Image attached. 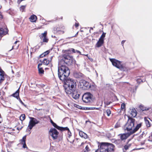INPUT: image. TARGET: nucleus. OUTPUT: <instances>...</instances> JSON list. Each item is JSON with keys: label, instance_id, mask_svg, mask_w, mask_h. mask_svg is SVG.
I'll list each match as a JSON object with an SVG mask.
<instances>
[{"label": "nucleus", "instance_id": "f257e3e1", "mask_svg": "<svg viewBox=\"0 0 152 152\" xmlns=\"http://www.w3.org/2000/svg\"><path fill=\"white\" fill-rule=\"evenodd\" d=\"M61 80L63 82V86L65 92L67 94H71L75 90L76 83L74 80L66 77L64 80Z\"/></svg>", "mask_w": 152, "mask_h": 152}, {"label": "nucleus", "instance_id": "f03ea898", "mask_svg": "<svg viewBox=\"0 0 152 152\" xmlns=\"http://www.w3.org/2000/svg\"><path fill=\"white\" fill-rule=\"evenodd\" d=\"M58 76L61 80H64L66 77H68L70 73L68 67L61 63H58Z\"/></svg>", "mask_w": 152, "mask_h": 152}, {"label": "nucleus", "instance_id": "7ed1b4c3", "mask_svg": "<svg viewBox=\"0 0 152 152\" xmlns=\"http://www.w3.org/2000/svg\"><path fill=\"white\" fill-rule=\"evenodd\" d=\"M135 121L134 119L132 118H129L127 122L125 125L126 129L128 132L130 133L132 132L133 133L136 132L141 126V123L137 124L136 127L134 128Z\"/></svg>", "mask_w": 152, "mask_h": 152}, {"label": "nucleus", "instance_id": "20e7f679", "mask_svg": "<svg viewBox=\"0 0 152 152\" xmlns=\"http://www.w3.org/2000/svg\"><path fill=\"white\" fill-rule=\"evenodd\" d=\"M98 147L100 152H113L114 151V145L112 144L102 142Z\"/></svg>", "mask_w": 152, "mask_h": 152}, {"label": "nucleus", "instance_id": "39448f33", "mask_svg": "<svg viewBox=\"0 0 152 152\" xmlns=\"http://www.w3.org/2000/svg\"><path fill=\"white\" fill-rule=\"evenodd\" d=\"M74 61L73 56L68 54H64L62 56L59 63L63 64L64 63L68 65H71Z\"/></svg>", "mask_w": 152, "mask_h": 152}, {"label": "nucleus", "instance_id": "423d86ee", "mask_svg": "<svg viewBox=\"0 0 152 152\" xmlns=\"http://www.w3.org/2000/svg\"><path fill=\"white\" fill-rule=\"evenodd\" d=\"M29 118L30 120L29 122L27 128V130L28 131H30L36 124L39 123V121L35 118L30 117Z\"/></svg>", "mask_w": 152, "mask_h": 152}, {"label": "nucleus", "instance_id": "0eeeda50", "mask_svg": "<svg viewBox=\"0 0 152 152\" xmlns=\"http://www.w3.org/2000/svg\"><path fill=\"white\" fill-rule=\"evenodd\" d=\"M92 95L89 92L85 93L82 96L83 101L87 103H90L92 99Z\"/></svg>", "mask_w": 152, "mask_h": 152}, {"label": "nucleus", "instance_id": "6e6552de", "mask_svg": "<svg viewBox=\"0 0 152 152\" xmlns=\"http://www.w3.org/2000/svg\"><path fill=\"white\" fill-rule=\"evenodd\" d=\"M110 60L113 66L121 70H123V67L121 61L114 58H110Z\"/></svg>", "mask_w": 152, "mask_h": 152}, {"label": "nucleus", "instance_id": "1a4fd4ad", "mask_svg": "<svg viewBox=\"0 0 152 152\" xmlns=\"http://www.w3.org/2000/svg\"><path fill=\"white\" fill-rule=\"evenodd\" d=\"M79 87L83 89H87L90 88L89 83L84 80H81L79 82Z\"/></svg>", "mask_w": 152, "mask_h": 152}, {"label": "nucleus", "instance_id": "9d476101", "mask_svg": "<svg viewBox=\"0 0 152 152\" xmlns=\"http://www.w3.org/2000/svg\"><path fill=\"white\" fill-rule=\"evenodd\" d=\"M133 132H131L130 133L128 132L126 133L121 134L118 135L120 138V139L124 142L125 140L128 138L130 135L133 134Z\"/></svg>", "mask_w": 152, "mask_h": 152}, {"label": "nucleus", "instance_id": "9b49d317", "mask_svg": "<svg viewBox=\"0 0 152 152\" xmlns=\"http://www.w3.org/2000/svg\"><path fill=\"white\" fill-rule=\"evenodd\" d=\"M49 133L53 139L55 140L57 138L58 132L55 128L50 129L49 131Z\"/></svg>", "mask_w": 152, "mask_h": 152}, {"label": "nucleus", "instance_id": "f8f14e48", "mask_svg": "<svg viewBox=\"0 0 152 152\" xmlns=\"http://www.w3.org/2000/svg\"><path fill=\"white\" fill-rule=\"evenodd\" d=\"M47 34V31H45L43 33L41 34L40 35V38L42 39L43 42H47L48 41V39L46 37Z\"/></svg>", "mask_w": 152, "mask_h": 152}, {"label": "nucleus", "instance_id": "ddd939ff", "mask_svg": "<svg viewBox=\"0 0 152 152\" xmlns=\"http://www.w3.org/2000/svg\"><path fill=\"white\" fill-rule=\"evenodd\" d=\"M53 126L55 128H56L58 130H60L61 131H63L64 130H68V132H69L70 131L69 129L67 127H62L58 126L56 123H53L52 124Z\"/></svg>", "mask_w": 152, "mask_h": 152}, {"label": "nucleus", "instance_id": "4468645a", "mask_svg": "<svg viewBox=\"0 0 152 152\" xmlns=\"http://www.w3.org/2000/svg\"><path fill=\"white\" fill-rule=\"evenodd\" d=\"M72 94V98L75 99H78L80 96V94L75 90L71 94Z\"/></svg>", "mask_w": 152, "mask_h": 152}, {"label": "nucleus", "instance_id": "2eb2a0df", "mask_svg": "<svg viewBox=\"0 0 152 152\" xmlns=\"http://www.w3.org/2000/svg\"><path fill=\"white\" fill-rule=\"evenodd\" d=\"M26 136H24L23 137L22 139L20 140V142L22 144H23V148H27V147L26 144Z\"/></svg>", "mask_w": 152, "mask_h": 152}, {"label": "nucleus", "instance_id": "dca6fc26", "mask_svg": "<svg viewBox=\"0 0 152 152\" xmlns=\"http://www.w3.org/2000/svg\"><path fill=\"white\" fill-rule=\"evenodd\" d=\"M130 114L132 117H134L137 115V112L134 108L130 110Z\"/></svg>", "mask_w": 152, "mask_h": 152}, {"label": "nucleus", "instance_id": "f3484780", "mask_svg": "<svg viewBox=\"0 0 152 152\" xmlns=\"http://www.w3.org/2000/svg\"><path fill=\"white\" fill-rule=\"evenodd\" d=\"M74 77L76 78H80L82 77L83 76V74L78 72H75L74 74Z\"/></svg>", "mask_w": 152, "mask_h": 152}, {"label": "nucleus", "instance_id": "a211bd4d", "mask_svg": "<svg viewBox=\"0 0 152 152\" xmlns=\"http://www.w3.org/2000/svg\"><path fill=\"white\" fill-rule=\"evenodd\" d=\"M104 42V41L103 40H101L99 39L96 45V46L98 48L101 47L103 45Z\"/></svg>", "mask_w": 152, "mask_h": 152}, {"label": "nucleus", "instance_id": "6ab92c4d", "mask_svg": "<svg viewBox=\"0 0 152 152\" xmlns=\"http://www.w3.org/2000/svg\"><path fill=\"white\" fill-rule=\"evenodd\" d=\"M79 134L80 136L82 137L83 138L85 139H86L87 138V135L82 131H80L79 132Z\"/></svg>", "mask_w": 152, "mask_h": 152}, {"label": "nucleus", "instance_id": "aec40b11", "mask_svg": "<svg viewBox=\"0 0 152 152\" xmlns=\"http://www.w3.org/2000/svg\"><path fill=\"white\" fill-rule=\"evenodd\" d=\"M19 88L15 92V93L13 94L12 96L15 97L17 99H18L20 97L19 96Z\"/></svg>", "mask_w": 152, "mask_h": 152}, {"label": "nucleus", "instance_id": "412c9836", "mask_svg": "<svg viewBox=\"0 0 152 152\" xmlns=\"http://www.w3.org/2000/svg\"><path fill=\"white\" fill-rule=\"evenodd\" d=\"M114 142L116 144L121 146L123 145L124 142L120 139L114 140Z\"/></svg>", "mask_w": 152, "mask_h": 152}, {"label": "nucleus", "instance_id": "4be33fe9", "mask_svg": "<svg viewBox=\"0 0 152 152\" xmlns=\"http://www.w3.org/2000/svg\"><path fill=\"white\" fill-rule=\"evenodd\" d=\"M139 107L140 109L142 110V111H147L149 110L150 109L149 107H145L143 105H140L139 106Z\"/></svg>", "mask_w": 152, "mask_h": 152}, {"label": "nucleus", "instance_id": "5701e85b", "mask_svg": "<svg viewBox=\"0 0 152 152\" xmlns=\"http://www.w3.org/2000/svg\"><path fill=\"white\" fill-rule=\"evenodd\" d=\"M29 19L32 22H36L37 19V16L34 15H31Z\"/></svg>", "mask_w": 152, "mask_h": 152}, {"label": "nucleus", "instance_id": "b1692460", "mask_svg": "<svg viewBox=\"0 0 152 152\" xmlns=\"http://www.w3.org/2000/svg\"><path fill=\"white\" fill-rule=\"evenodd\" d=\"M42 64L45 65H47L50 63V61L46 58H44L42 61Z\"/></svg>", "mask_w": 152, "mask_h": 152}, {"label": "nucleus", "instance_id": "393cba45", "mask_svg": "<svg viewBox=\"0 0 152 152\" xmlns=\"http://www.w3.org/2000/svg\"><path fill=\"white\" fill-rule=\"evenodd\" d=\"M69 51H71L73 53H79L81 55V52L77 50H75V49L73 48H70L69 50Z\"/></svg>", "mask_w": 152, "mask_h": 152}, {"label": "nucleus", "instance_id": "a878e982", "mask_svg": "<svg viewBox=\"0 0 152 152\" xmlns=\"http://www.w3.org/2000/svg\"><path fill=\"white\" fill-rule=\"evenodd\" d=\"M50 52V51L49 50H48L46 51V52H44L42 54H41L40 56V58H43L47 54H48Z\"/></svg>", "mask_w": 152, "mask_h": 152}, {"label": "nucleus", "instance_id": "bb28decb", "mask_svg": "<svg viewBox=\"0 0 152 152\" xmlns=\"http://www.w3.org/2000/svg\"><path fill=\"white\" fill-rule=\"evenodd\" d=\"M145 123L147 127H149L151 125L149 121L146 118H144Z\"/></svg>", "mask_w": 152, "mask_h": 152}, {"label": "nucleus", "instance_id": "cd10ccee", "mask_svg": "<svg viewBox=\"0 0 152 152\" xmlns=\"http://www.w3.org/2000/svg\"><path fill=\"white\" fill-rule=\"evenodd\" d=\"M106 33L103 32L101 36L100 37V38L99 39L102 40V39L104 41V38L105 37Z\"/></svg>", "mask_w": 152, "mask_h": 152}, {"label": "nucleus", "instance_id": "c85d7f7f", "mask_svg": "<svg viewBox=\"0 0 152 152\" xmlns=\"http://www.w3.org/2000/svg\"><path fill=\"white\" fill-rule=\"evenodd\" d=\"M39 73V74H42L44 73V70L42 67L38 68Z\"/></svg>", "mask_w": 152, "mask_h": 152}, {"label": "nucleus", "instance_id": "c756f323", "mask_svg": "<svg viewBox=\"0 0 152 152\" xmlns=\"http://www.w3.org/2000/svg\"><path fill=\"white\" fill-rule=\"evenodd\" d=\"M56 31L58 32L59 34H63L64 33V31H62L60 30L58 28L56 29Z\"/></svg>", "mask_w": 152, "mask_h": 152}, {"label": "nucleus", "instance_id": "7c9ffc66", "mask_svg": "<svg viewBox=\"0 0 152 152\" xmlns=\"http://www.w3.org/2000/svg\"><path fill=\"white\" fill-rule=\"evenodd\" d=\"M20 120L21 121L24 120L25 119V115L24 114H22L20 117Z\"/></svg>", "mask_w": 152, "mask_h": 152}, {"label": "nucleus", "instance_id": "2f4dec72", "mask_svg": "<svg viewBox=\"0 0 152 152\" xmlns=\"http://www.w3.org/2000/svg\"><path fill=\"white\" fill-rule=\"evenodd\" d=\"M26 6L25 5H23L20 7V11L22 12H24L25 11Z\"/></svg>", "mask_w": 152, "mask_h": 152}, {"label": "nucleus", "instance_id": "473e14b6", "mask_svg": "<svg viewBox=\"0 0 152 152\" xmlns=\"http://www.w3.org/2000/svg\"><path fill=\"white\" fill-rule=\"evenodd\" d=\"M106 112L108 116H109L111 114V112L110 110L108 109L106 110Z\"/></svg>", "mask_w": 152, "mask_h": 152}, {"label": "nucleus", "instance_id": "72a5a7b5", "mask_svg": "<svg viewBox=\"0 0 152 152\" xmlns=\"http://www.w3.org/2000/svg\"><path fill=\"white\" fill-rule=\"evenodd\" d=\"M137 83H140L141 82H143V81L142 80L141 78H139L137 79Z\"/></svg>", "mask_w": 152, "mask_h": 152}, {"label": "nucleus", "instance_id": "f704fd0d", "mask_svg": "<svg viewBox=\"0 0 152 152\" xmlns=\"http://www.w3.org/2000/svg\"><path fill=\"white\" fill-rule=\"evenodd\" d=\"M148 140L152 142V132L151 135L149 136Z\"/></svg>", "mask_w": 152, "mask_h": 152}, {"label": "nucleus", "instance_id": "c9c22d12", "mask_svg": "<svg viewBox=\"0 0 152 152\" xmlns=\"http://www.w3.org/2000/svg\"><path fill=\"white\" fill-rule=\"evenodd\" d=\"M125 104L124 103H123L121 105V109L122 110V109H124L125 107Z\"/></svg>", "mask_w": 152, "mask_h": 152}, {"label": "nucleus", "instance_id": "e433bc0d", "mask_svg": "<svg viewBox=\"0 0 152 152\" xmlns=\"http://www.w3.org/2000/svg\"><path fill=\"white\" fill-rule=\"evenodd\" d=\"M86 151V152H88L89 151V146L87 145L86 148H85Z\"/></svg>", "mask_w": 152, "mask_h": 152}, {"label": "nucleus", "instance_id": "4c0bfd02", "mask_svg": "<svg viewBox=\"0 0 152 152\" xmlns=\"http://www.w3.org/2000/svg\"><path fill=\"white\" fill-rule=\"evenodd\" d=\"M20 102L23 105H24V106L26 107V106L25 104H24L22 102V101H21V100L20 99V98L19 99H18Z\"/></svg>", "mask_w": 152, "mask_h": 152}, {"label": "nucleus", "instance_id": "58836bf2", "mask_svg": "<svg viewBox=\"0 0 152 152\" xmlns=\"http://www.w3.org/2000/svg\"><path fill=\"white\" fill-rule=\"evenodd\" d=\"M68 141H69L70 143H73L74 142V140H70V139H68Z\"/></svg>", "mask_w": 152, "mask_h": 152}, {"label": "nucleus", "instance_id": "ea45409f", "mask_svg": "<svg viewBox=\"0 0 152 152\" xmlns=\"http://www.w3.org/2000/svg\"><path fill=\"white\" fill-rule=\"evenodd\" d=\"M120 126V124L118 123H117L115 124V128H118V127H119Z\"/></svg>", "mask_w": 152, "mask_h": 152}, {"label": "nucleus", "instance_id": "a19ab883", "mask_svg": "<svg viewBox=\"0 0 152 152\" xmlns=\"http://www.w3.org/2000/svg\"><path fill=\"white\" fill-rule=\"evenodd\" d=\"M111 103V102H104L105 104L107 105L110 104Z\"/></svg>", "mask_w": 152, "mask_h": 152}, {"label": "nucleus", "instance_id": "79ce46f5", "mask_svg": "<svg viewBox=\"0 0 152 152\" xmlns=\"http://www.w3.org/2000/svg\"><path fill=\"white\" fill-rule=\"evenodd\" d=\"M129 146L128 145H125L124 146V148L126 150H127L129 148Z\"/></svg>", "mask_w": 152, "mask_h": 152}, {"label": "nucleus", "instance_id": "37998d69", "mask_svg": "<svg viewBox=\"0 0 152 152\" xmlns=\"http://www.w3.org/2000/svg\"><path fill=\"white\" fill-rule=\"evenodd\" d=\"M42 63H39L38 65V68H40L41 67H40V66L42 65Z\"/></svg>", "mask_w": 152, "mask_h": 152}, {"label": "nucleus", "instance_id": "c03bdc74", "mask_svg": "<svg viewBox=\"0 0 152 152\" xmlns=\"http://www.w3.org/2000/svg\"><path fill=\"white\" fill-rule=\"evenodd\" d=\"M125 42V40H124L122 41L121 42V44L123 46H124V42Z\"/></svg>", "mask_w": 152, "mask_h": 152}, {"label": "nucleus", "instance_id": "a18cd8bd", "mask_svg": "<svg viewBox=\"0 0 152 152\" xmlns=\"http://www.w3.org/2000/svg\"><path fill=\"white\" fill-rule=\"evenodd\" d=\"M75 107L80 109H81L82 108L81 107L78 105H77Z\"/></svg>", "mask_w": 152, "mask_h": 152}, {"label": "nucleus", "instance_id": "49530a36", "mask_svg": "<svg viewBox=\"0 0 152 152\" xmlns=\"http://www.w3.org/2000/svg\"><path fill=\"white\" fill-rule=\"evenodd\" d=\"M79 26V23H75V26L76 27H77Z\"/></svg>", "mask_w": 152, "mask_h": 152}, {"label": "nucleus", "instance_id": "de8ad7c7", "mask_svg": "<svg viewBox=\"0 0 152 152\" xmlns=\"http://www.w3.org/2000/svg\"><path fill=\"white\" fill-rule=\"evenodd\" d=\"M50 122L52 124H53V123H54V122L51 119L50 120Z\"/></svg>", "mask_w": 152, "mask_h": 152}, {"label": "nucleus", "instance_id": "09e8293b", "mask_svg": "<svg viewBox=\"0 0 152 152\" xmlns=\"http://www.w3.org/2000/svg\"><path fill=\"white\" fill-rule=\"evenodd\" d=\"M78 34V32H77L76 33V34L75 35V36H73V37H75Z\"/></svg>", "mask_w": 152, "mask_h": 152}, {"label": "nucleus", "instance_id": "8fccbe9b", "mask_svg": "<svg viewBox=\"0 0 152 152\" xmlns=\"http://www.w3.org/2000/svg\"><path fill=\"white\" fill-rule=\"evenodd\" d=\"M19 42V41H16L15 42V43H14V44H16L17 43V42Z\"/></svg>", "mask_w": 152, "mask_h": 152}, {"label": "nucleus", "instance_id": "3c124183", "mask_svg": "<svg viewBox=\"0 0 152 152\" xmlns=\"http://www.w3.org/2000/svg\"><path fill=\"white\" fill-rule=\"evenodd\" d=\"M52 37H53V38H56V37L55 36H53V35H52Z\"/></svg>", "mask_w": 152, "mask_h": 152}, {"label": "nucleus", "instance_id": "603ef678", "mask_svg": "<svg viewBox=\"0 0 152 152\" xmlns=\"http://www.w3.org/2000/svg\"><path fill=\"white\" fill-rule=\"evenodd\" d=\"M14 47H15L14 45H13V46H12V49H14Z\"/></svg>", "mask_w": 152, "mask_h": 152}, {"label": "nucleus", "instance_id": "864d4df0", "mask_svg": "<svg viewBox=\"0 0 152 152\" xmlns=\"http://www.w3.org/2000/svg\"><path fill=\"white\" fill-rule=\"evenodd\" d=\"M18 46H19V45H18L16 47V49H17L18 48Z\"/></svg>", "mask_w": 152, "mask_h": 152}, {"label": "nucleus", "instance_id": "5fc2aeb1", "mask_svg": "<svg viewBox=\"0 0 152 152\" xmlns=\"http://www.w3.org/2000/svg\"><path fill=\"white\" fill-rule=\"evenodd\" d=\"M62 28L63 29H64V26L62 27Z\"/></svg>", "mask_w": 152, "mask_h": 152}, {"label": "nucleus", "instance_id": "6e6d98bb", "mask_svg": "<svg viewBox=\"0 0 152 152\" xmlns=\"http://www.w3.org/2000/svg\"><path fill=\"white\" fill-rule=\"evenodd\" d=\"M98 151V150H97L95 152H97Z\"/></svg>", "mask_w": 152, "mask_h": 152}, {"label": "nucleus", "instance_id": "4d7b16f0", "mask_svg": "<svg viewBox=\"0 0 152 152\" xmlns=\"http://www.w3.org/2000/svg\"><path fill=\"white\" fill-rule=\"evenodd\" d=\"M69 134V138H70V135Z\"/></svg>", "mask_w": 152, "mask_h": 152}, {"label": "nucleus", "instance_id": "13d9d810", "mask_svg": "<svg viewBox=\"0 0 152 152\" xmlns=\"http://www.w3.org/2000/svg\"><path fill=\"white\" fill-rule=\"evenodd\" d=\"M8 152H12L10 151H8Z\"/></svg>", "mask_w": 152, "mask_h": 152}, {"label": "nucleus", "instance_id": "bf43d9fd", "mask_svg": "<svg viewBox=\"0 0 152 152\" xmlns=\"http://www.w3.org/2000/svg\"><path fill=\"white\" fill-rule=\"evenodd\" d=\"M42 43H43V42H41V45H42Z\"/></svg>", "mask_w": 152, "mask_h": 152}, {"label": "nucleus", "instance_id": "052dcab7", "mask_svg": "<svg viewBox=\"0 0 152 152\" xmlns=\"http://www.w3.org/2000/svg\"><path fill=\"white\" fill-rule=\"evenodd\" d=\"M83 152H86V151H84Z\"/></svg>", "mask_w": 152, "mask_h": 152}]
</instances>
